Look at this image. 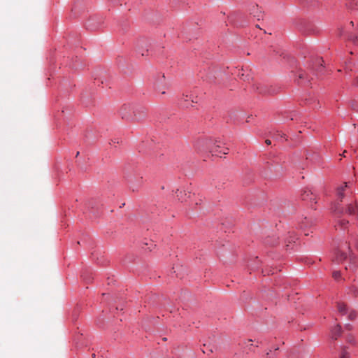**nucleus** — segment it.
<instances>
[{
	"label": "nucleus",
	"instance_id": "f257e3e1",
	"mask_svg": "<svg viewBox=\"0 0 358 358\" xmlns=\"http://www.w3.org/2000/svg\"><path fill=\"white\" fill-rule=\"evenodd\" d=\"M205 143L208 147H210V152L212 155H215L222 157V155L228 153L229 149L224 146V143L221 141H215L213 143L210 141H203L201 142Z\"/></svg>",
	"mask_w": 358,
	"mask_h": 358
},
{
	"label": "nucleus",
	"instance_id": "f03ea898",
	"mask_svg": "<svg viewBox=\"0 0 358 358\" xmlns=\"http://www.w3.org/2000/svg\"><path fill=\"white\" fill-rule=\"evenodd\" d=\"M307 68L312 69L317 73H323L324 71V66L323 60L321 57H315L306 62Z\"/></svg>",
	"mask_w": 358,
	"mask_h": 358
},
{
	"label": "nucleus",
	"instance_id": "7ed1b4c3",
	"mask_svg": "<svg viewBox=\"0 0 358 358\" xmlns=\"http://www.w3.org/2000/svg\"><path fill=\"white\" fill-rule=\"evenodd\" d=\"M133 121H139L146 115V108L141 104H132Z\"/></svg>",
	"mask_w": 358,
	"mask_h": 358
},
{
	"label": "nucleus",
	"instance_id": "20e7f679",
	"mask_svg": "<svg viewBox=\"0 0 358 358\" xmlns=\"http://www.w3.org/2000/svg\"><path fill=\"white\" fill-rule=\"evenodd\" d=\"M153 87L156 91H158L162 94H165L166 84H165V76L164 73H159L157 78H155L153 83Z\"/></svg>",
	"mask_w": 358,
	"mask_h": 358
},
{
	"label": "nucleus",
	"instance_id": "39448f33",
	"mask_svg": "<svg viewBox=\"0 0 358 358\" xmlns=\"http://www.w3.org/2000/svg\"><path fill=\"white\" fill-rule=\"evenodd\" d=\"M120 115L123 120L133 121L132 104H124L120 109Z\"/></svg>",
	"mask_w": 358,
	"mask_h": 358
},
{
	"label": "nucleus",
	"instance_id": "423d86ee",
	"mask_svg": "<svg viewBox=\"0 0 358 358\" xmlns=\"http://www.w3.org/2000/svg\"><path fill=\"white\" fill-rule=\"evenodd\" d=\"M190 103H197V97H194L192 94H182L179 99V104L183 108H188L192 105Z\"/></svg>",
	"mask_w": 358,
	"mask_h": 358
},
{
	"label": "nucleus",
	"instance_id": "0eeeda50",
	"mask_svg": "<svg viewBox=\"0 0 358 358\" xmlns=\"http://www.w3.org/2000/svg\"><path fill=\"white\" fill-rule=\"evenodd\" d=\"M127 181L130 185V187L133 191H135L138 189V187H141L143 185V179L141 178L137 184L134 182V177L133 176H130L127 178Z\"/></svg>",
	"mask_w": 358,
	"mask_h": 358
},
{
	"label": "nucleus",
	"instance_id": "6e6552de",
	"mask_svg": "<svg viewBox=\"0 0 358 358\" xmlns=\"http://www.w3.org/2000/svg\"><path fill=\"white\" fill-rule=\"evenodd\" d=\"M331 338L336 340L341 335V326L340 324L335 325L331 330Z\"/></svg>",
	"mask_w": 358,
	"mask_h": 358
},
{
	"label": "nucleus",
	"instance_id": "1a4fd4ad",
	"mask_svg": "<svg viewBox=\"0 0 358 358\" xmlns=\"http://www.w3.org/2000/svg\"><path fill=\"white\" fill-rule=\"evenodd\" d=\"M176 196L178 197V200H180L181 202H184L187 201V197H189L190 192H188V194L185 190H180L177 189L176 192Z\"/></svg>",
	"mask_w": 358,
	"mask_h": 358
},
{
	"label": "nucleus",
	"instance_id": "9d476101",
	"mask_svg": "<svg viewBox=\"0 0 358 358\" xmlns=\"http://www.w3.org/2000/svg\"><path fill=\"white\" fill-rule=\"evenodd\" d=\"M347 187H348V182H344L343 185H341V186L337 187V189H336L337 196H338V199H339L340 202H341L343 201V199L345 196L344 191Z\"/></svg>",
	"mask_w": 358,
	"mask_h": 358
},
{
	"label": "nucleus",
	"instance_id": "9b49d317",
	"mask_svg": "<svg viewBox=\"0 0 358 358\" xmlns=\"http://www.w3.org/2000/svg\"><path fill=\"white\" fill-rule=\"evenodd\" d=\"M357 206L355 203H350L345 208V215H353L356 213Z\"/></svg>",
	"mask_w": 358,
	"mask_h": 358
},
{
	"label": "nucleus",
	"instance_id": "f8f14e48",
	"mask_svg": "<svg viewBox=\"0 0 358 358\" xmlns=\"http://www.w3.org/2000/svg\"><path fill=\"white\" fill-rule=\"evenodd\" d=\"M348 40L352 41L354 44L358 43V24L357 27V32L356 33H348L347 34Z\"/></svg>",
	"mask_w": 358,
	"mask_h": 358
},
{
	"label": "nucleus",
	"instance_id": "ddd939ff",
	"mask_svg": "<svg viewBox=\"0 0 358 358\" xmlns=\"http://www.w3.org/2000/svg\"><path fill=\"white\" fill-rule=\"evenodd\" d=\"M337 307H338V312L342 315H347L348 313V307H347V306L345 303L339 302L337 304Z\"/></svg>",
	"mask_w": 358,
	"mask_h": 358
},
{
	"label": "nucleus",
	"instance_id": "4468645a",
	"mask_svg": "<svg viewBox=\"0 0 358 358\" xmlns=\"http://www.w3.org/2000/svg\"><path fill=\"white\" fill-rule=\"evenodd\" d=\"M298 80L297 83L301 84L302 83H308L309 80L306 77V74L302 71L299 72L298 73Z\"/></svg>",
	"mask_w": 358,
	"mask_h": 358
},
{
	"label": "nucleus",
	"instance_id": "2eb2a0df",
	"mask_svg": "<svg viewBox=\"0 0 358 358\" xmlns=\"http://www.w3.org/2000/svg\"><path fill=\"white\" fill-rule=\"evenodd\" d=\"M333 210L336 213L341 214V215H345V208H344L343 206H341V205L339 203H336L334 206Z\"/></svg>",
	"mask_w": 358,
	"mask_h": 358
},
{
	"label": "nucleus",
	"instance_id": "dca6fc26",
	"mask_svg": "<svg viewBox=\"0 0 358 358\" xmlns=\"http://www.w3.org/2000/svg\"><path fill=\"white\" fill-rule=\"evenodd\" d=\"M301 198L303 200L310 199V201L314 200L315 199L313 197V194L310 190H306L301 194Z\"/></svg>",
	"mask_w": 358,
	"mask_h": 358
},
{
	"label": "nucleus",
	"instance_id": "f3484780",
	"mask_svg": "<svg viewBox=\"0 0 358 358\" xmlns=\"http://www.w3.org/2000/svg\"><path fill=\"white\" fill-rule=\"evenodd\" d=\"M347 258L346 253L343 252L338 251L336 254V261L338 263L340 262H342L343 260Z\"/></svg>",
	"mask_w": 358,
	"mask_h": 358
},
{
	"label": "nucleus",
	"instance_id": "a211bd4d",
	"mask_svg": "<svg viewBox=\"0 0 358 358\" xmlns=\"http://www.w3.org/2000/svg\"><path fill=\"white\" fill-rule=\"evenodd\" d=\"M272 138L275 139L276 141L286 140L285 135L284 134H281V133H279V132H277V134H273Z\"/></svg>",
	"mask_w": 358,
	"mask_h": 358
},
{
	"label": "nucleus",
	"instance_id": "6ab92c4d",
	"mask_svg": "<svg viewBox=\"0 0 358 358\" xmlns=\"http://www.w3.org/2000/svg\"><path fill=\"white\" fill-rule=\"evenodd\" d=\"M357 313L355 310H350L348 311V318L351 320L355 319L357 317Z\"/></svg>",
	"mask_w": 358,
	"mask_h": 358
},
{
	"label": "nucleus",
	"instance_id": "aec40b11",
	"mask_svg": "<svg viewBox=\"0 0 358 358\" xmlns=\"http://www.w3.org/2000/svg\"><path fill=\"white\" fill-rule=\"evenodd\" d=\"M346 6L350 10H358V0H356L355 6H353L351 3H346Z\"/></svg>",
	"mask_w": 358,
	"mask_h": 358
},
{
	"label": "nucleus",
	"instance_id": "412c9836",
	"mask_svg": "<svg viewBox=\"0 0 358 358\" xmlns=\"http://www.w3.org/2000/svg\"><path fill=\"white\" fill-rule=\"evenodd\" d=\"M339 358H350L349 353L346 351L345 348H343L339 355Z\"/></svg>",
	"mask_w": 358,
	"mask_h": 358
},
{
	"label": "nucleus",
	"instance_id": "4be33fe9",
	"mask_svg": "<svg viewBox=\"0 0 358 358\" xmlns=\"http://www.w3.org/2000/svg\"><path fill=\"white\" fill-rule=\"evenodd\" d=\"M203 347L205 348V349H202V352L204 354H209L213 352V348L208 347L207 348L206 344L203 345Z\"/></svg>",
	"mask_w": 358,
	"mask_h": 358
},
{
	"label": "nucleus",
	"instance_id": "5701e85b",
	"mask_svg": "<svg viewBox=\"0 0 358 358\" xmlns=\"http://www.w3.org/2000/svg\"><path fill=\"white\" fill-rule=\"evenodd\" d=\"M251 342H252V339H250L247 342H245V345L248 348L249 350H253V345L252 343H251Z\"/></svg>",
	"mask_w": 358,
	"mask_h": 358
},
{
	"label": "nucleus",
	"instance_id": "b1692460",
	"mask_svg": "<svg viewBox=\"0 0 358 358\" xmlns=\"http://www.w3.org/2000/svg\"><path fill=\"white\" fill-rule=\"evenodd\" d=\"M333 277L335 279H338L341 277V272L339 271H335L333 272Z\"/></svg>",
	"mask_w": 358,
	"mask_h": 358
},
{
	"label": "nucleus",
	"instance_id": "393cba45",
	"mask_svg": "<svg viewBox=\"0 0 358 358\" xmlns=\"http://www.w3.org/2000/svg\"><path fill=\"white\" fill-rule=\"evenodd\" d=\"M265 241H266V243L271 244V245H274V244L276 243L275 241H270L268 238H266Z\"/></svg>",
	"mask_w": 358,
	"mask_h": 358
},
{
	"label": "nucleus",
	"instance_id": "a878e982",
	"mask_svg": "<svg viewBox=\"0 0 358 358\" xmlns=\"http://www.w3.org/2000/svg\"><path fill=\"white\" fill-rule=\"evenodd\" d=\"M348 223V221H347V220H342L341 221V224H342V225H345V224H347Z\"/></svg>",
	"mask_w": 358,
	"mask_h": 358
},
{
	"label": "nucleus",
	"instance_id": "bb28decb",
	"mask_svg": "<svg viewBox=\"0 0 358 358\" xmlns=\"http://www.w3.org/2000/svg\"><path fill=\"white\" fill-rule=\"evenodd\" d=\"M347 3H351L353 6H355L356 0H349Z\"/></svg>",
	"mask_w": 358,
	"mask_h": 358
},
{
	"label": "nucleus",
	"instance_id": "cd10ccee",
	"mask_svg": "<svg viewBox=\"0 0 358 358\" xmlns=\"http://www.w3.org/2000/svg\"><path fill=\"white\" fill-rule=\"evenodd\" d=\"M267 355H268L270 357H273L274 355H272V351L270 350L269 352H268L267 353Z\"/></svg>",
	"mask_w": 358,
	"mask_h": 358
},
{
	"label": "nucleus",
	"instance_id": "c85d7f7f",
	"mask_svg": "<svg viewBox=\"0 0 358 358\" xmlns=\"http://www.w3.org/2000/svg\"><path fill=\"white\" fill-rule=\"evenodd\" d=\"M255 15V17H257L258 20H259V19H260V17H262V14H261V12H259V14H257V15Z\"/></svg>",
	"mask_w": 358,
	"mask_h": 358
},
{
	"label": "nucleus",
	"instance_id": "c756f323",
	"mask_svg": "<svg viewBox=\"0 0 358 358\" xmlns=\"http://www.w3.org/2000/svg\"><path fill=\"white\" fill-rule=\"evenodd\" d=\"M345 327L347 329H350L352 328V325L350 324H346Z\"/></svg>",
	"mask_w": 358,
	"mask_h": 358
},
{
	"label": "nucleus",
	"instance_id": "7c9ffc66",
	"mask_svg": "<svg viewBox=\"0 0 358 358\" xmlns=\"http://www.w3.org/2000/svg\"><path fill=\"white\" fill-rule=\"evenodd\" d=\"M265 142L267 145H270L271 143V141L269 139H266Z\"/></svg>",
	"mask_w": 358,
	"mask_h": 358
},
{
	"label": "nucleus",
	"instance_id": "2f4dec72",
	"mask_svg": "<svg viewBox=\"0 0 358 358\" xmlns=\"http://www.w3.org/2000/svg\"><path fill=\"white\" fill-rule=\"evenodd\" d=\"M258 90H259V93H265L266 92V90H264L263 89H258Z\"/></svg>",
	"mask_w": 358,
	"mask_h": 358
},
{
	"label": "nucleus",
	"instance_id": "473e14b6",
	"mask_svg": "<svg viewBox=\"0 0 358 358\" xmlns=\"http://www.w3.org/2000/svg\"><path fill=\"white\" fill-rule=\"evenodd\" d=\"M355 85L358 87V79L355 81Z\"/></svg>",
	"mask_w": 358,
	"mask_h": 358
},
{
	"label": "nucleus",
	"instance_id": "72a5a7b5",
	"mask_svg": "<svg viewBox=\"0 0 358 358\" xmlns=\"http://www.w3.org/2000/svg\"><path fill=\"white\" fill-rule=\"evenodd\" d=\"M343 31H343V29H342L340 31V34H341V35H343Z\"/></svg>",
	"mask_w": 358,
	"mask_h": 358
},
{
	"label": "nucleus",
	"instance_id": "f704fd0d",
	"mask_svg": "<svg viewBox=\"0 0 358 358\" xmlns=\"http://www.w3.org/2000/svg\"><path fill=\"white\" fill-rule=\"evenodd\" d=\"M355 246H356V248L358 250V241H357Z\"/></svg>",
	"mask_w": 358,
	"mask_h": 358
},
{
	"label": "nucleus",
	"instance_id": "c9c22d12",
	"mask_svg": "<svg viewBox=\"0 0 358 358\" xmlns=\"http://www.w3.org/2000/svg\"><path fill=\"white\" fill-rule=\"evenodd\" d=\"M350 24L353 27L354 26V23L352 21L350 22Z\"/></svg>",
	"mask_w": 358,
	"mask_h": 358
},
{
	"label": "nucleus",
	"instance_id": "e433bc0d",
	"mask_svg": "<svg viewBox=\"0 0 358 358\" xmlns=\"http://www.w3.org/2000/svg\"><path fill=\"white\" fill-rule=\"evenodd\" d=\"M278 350V347H276V348H274V350H275V351H276V350Z\"/></svg>",
	"mask_w": 358,
	"mask_h": 358
},
{
	"label": "nucleus",
	"instance_id": "4c0bfd02",
	"mask_svg": "<svg viewBox=\"0 0 358 358\" xmlns=\"http://www.w3.org/2000/svg\"><path fill=\"white\" fill-rule=\"evenodd\" d=\"M112 143H118V141L116 142V141H112Z\"/></svg>",
	"mask_w": 358,
	"mask_h": 358
},
{
	"label": "nucleus",
	"instance_id": "58836bf2",
	"mask_svg": "<svg viewBox=\"0 0 358 358\" xmlns=\"http://www.w3.org/2000/svg\"><path fill=\"white\" fill-rule=\"evenodd\" d=\"M80 152H77L76 153V157H78L79 155Z\"/></svg>",
	"mask_w": 358,
	"mask_h": 358
},
{
	"label": "nucleus",
	"instance_id": "ea45409f",
	"mask_svg": "<svg viewBox=\"0 0 358 358\" xmlns=\"http://www.w3.org/2000/svg\"><path fill=\"white\" fill-rule=\"evenodd\" d=\"M141 55H142V56H144V55H145V53H144V52H142V53H141Z\"/></svg>",
	"mask_w": 358,
	"mask_h": 358
}]
</instances>
